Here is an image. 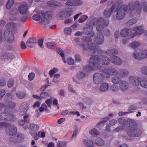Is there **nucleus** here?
I'll return each instance as SVG.
<instances>
[{
    "label": "nucleus",
    "mask_w": 147,
    "mask_h": 147,
    "mask_svg": "<svg viewBox=\"0 0 147 147\" xmlns=\"http://www.w3.org/2000/svg\"><path fill=\"white\" fill-rule=\"evenodd\" d=\"M126 127L127 134L129 136L131 137H138L142 134V130L138 128L136 121L134 119H129L127 120L124 125H121L115 128L114 130L119 132L124 129Z\"/></svg>",
    "instance_id": "nucleus-1"
},
{
    "label": "nucleus",
    "mask_w": 147,
    "mask_h": 147,
    "mask_svg": "<svg viewBox=\"0 0 147 147\" xmlns=\"http://www.w3.org/2000/svg\"><path fill=\"white\" fill-rule=\"evenodd\" d=\"M96 45L93 43L88 44L82 43L80 45L84 50H87L88 48L91 49V53H93L91 55L93 56L98 55L102 52L101 50L96 47Z\"/></svg>",
    "instance_id": "nucleus-2"
},
{
    "label": "nucleus",
    "mask_w": 147,
    "mask_h": 147,
    "mask_svg": "<svg viewBox=\"0 0 147 147\" xmlns=\"http://www.w3.org/2000/svg\"><path fill=\"white\" fill-rule=\"evenodd\" d=\"M92 22L94 25L97 24L96 29L97 30L100 32L102 30L104 27L107 26L109 21L101 17L98 18H94L92 20Z\"/></svg>",
    "instance_id": "nucleus-3"
},
{
    "label": "nucleus",
    "mask_w": 147,
    "mask_h": 147,
    "mask_svg": "<svg viewBox=\"0 0 147 147\" xmlns=\"http://www.w3.org/2000/svg\"><path fill=\"white\" fill-rule=\"evenodd\" d=\"M120 2V4L119 5V6L115 8L114 10L115 12H116L115 15L116 19L117 20H123L125 18L126 11L125 9L126 7L125 6L122 5L119 8H118L121 5V3Z\"/></svg>",
    "instance_id": "nucleus-4"
},
{
    "label": "nucleus",
    "mask_w": 147,
    "mask_h": 147,
    "mask_svg": "<svg viewBox=\"0 0 147 147\" xmlns=\"http://www.w3.org/2000/svg\"><path fill=\"white\" fill-rule=\"evenodd\" d=\"M99 63H100V58L98 55H92L90 58L89 64L93 70L101 69V66Z\"/></svg>",
    "instance_id": "nucleus-5"
},
{
    "label": "nucleus",
    "mask_w": 147,
    "mask_h": 147,
    "mask_svg": "<svg viewBox=\"0 0 147 147\" xmlns=\"http://www.w3.org/2000/svg\"><path fill=\"white\" fill-rule=\"evenodd\" d=\"M133 57L135 59L140 60L147 58V50L141 51L139 49L135 50L133 54Z\"/></svg>",
    "instance_id": "nucleus-6"
},
{
    "label": "nucleus",
    "mask_w": 147,
    "mask_h": 147,
    "mask_svg": "<svg viewBox=\"0 0 147 147\" xmlns=\"http://www.w3.org/2000/svg\"><path fill=\"white\" fill-rule=\"evenodd\" d=\"M120 2L119 1H116L115 3L113 4L110 9L106 8L104 11V15L107 18L109 17L112 14L115 8L119 6Z\"/></svg>",
    "instance_id": "nucleus-7"
},
{
    "label": "nucleus",
    "mask_w": 147,
    "mask_h": 147,
    "mask_svg": "<svg viewBox=\"0 0 147 147\" xmlns=\"http://www.w3.org/2000/svg\"><path fill=\"white\" fill-rule=\"evenodd\" d=\"M4 37L6 41L9 42H13L14 40V36L11 30L6 29L5 31Z\"/></svg>",
    "instance_id": "nucleus-8"
},
{
    "label": "nucleus",
    "mask_w": 147,
    "mask_h": 147,
    "mask_svg": "<svg viewBox=\"0 0 147 147\" xmlns=\"http://www.w3.org/2000/svg\"><path fill=\"white\" fill-rule=\"evenodd\" d=\"M105 77V75H103L101 73H96L93 76L94 82L96 84H100L103 81Z\"/></svg>",
    "instance_id": "nucleus-9"
},
{
    "label": "nucleus",
    "mask_w": 147,
    "mask_h": 147,
    "mask_svg": "<svg viewBox=\"0 0 147 147\" xmlns=\"http://www.w3.org/2000/svg\"><path fill=\"white\" fill-rule=\"evenodd\" d=\"M106 78H108L111 75H116L118 74L117 70L114 68H111L105 69L103 70Z\"/></svg>",
    "instance_id": "nucleus-10"
},
{
    "label": "nucleus",
    "mask_w": 147,
    "mask_h": 147,
    "mask_svg": "<svg viewBox=\"0 0 147 147\" xmlns=\"http://www.w3.org/2000/svg\"><path fill=\"white\" fill-rule=\"evenodd\" d=\"M17 128L13 125L10 123L6 128V131L7 135L12 136L16 134Z\"/></svg>",
    "instance_id": "nucleus-11"
},
{
    "label": "nucleus",
    "mask_w": 147,
    "mask_h": 147,
    "mask_svg": "<svg viewBox=\"0 0 147 147\" xmlns=\"http://www.w3.org/2000/svg\"><path fill=\"white\" fill-rule=\"evenodd\" d=\"M71 16L70 13L67 11H63L59 12L57 15V18L59 20L67 18Z\"/></svg>",
    "instance_id": "nucleus-12"
},
{
    "label": "nucleus",
    "mask_w": 147,
    "mask_h": 147,
    "mask_svg": "<svg viewBox=\"0 0 147 147\" xmlns=\"http://www.w3.org/2000/svg\"><path fill=\"white\" fill-rule=\"evenodd\" d=\"M104 40V36L102 33L101 32H99L95 36L94 41L97 44L101 45L103 43Z\"/></svg>",
    "instance_id": "nucleus-13"
},
{
    "label": "nucleus",
    "mask_w": 147,
    "mask_h": 147,
    "mask_svg": "<svg viewBox=\"0 0 147 147\" xmlns=\"http://www.w3.org/2000/svg\"><path fill=\"white\" fill-rule=\"evenodd\" d=\"M129 79L130 83L135 86H138L140 84L141 79L139 78L130 76Z\"/></svg>",
    "instance_id": "nucleus-14"
},
{
    "label": "nucleus",
    "mask_w": 147,
    "mask_h": 147,
    "mask_svg": "<svg viewBox=\"0 0 147 147\" xmlns=\"http://www.w3.org/2000/svg\"><path fill=\"white\" fill-rule=\"evenodd\" d=\"M18 9L20 13L22 15L26 14L28 11V7L26 4L19 5Z\"/></svg>",
    "instance_id": "nucleus-15"
},
{
    "label": "nucleus",
    "mask_w": 147,
    "mask_h": 147,
    "mask_svg": "<svg viewBox=\"0 0 147 147\" xmlns=\"http://www.w3.org/2000/svg\"><path fill=\"white\" fill-rule=\"evenodd\" d=\"M82 3V1L80 0H69L65 4L68 5L75 6L80 5Z\"/></svg>",
    "instance_id": "nucleus-16"
},
{
    "label": "nucleus",
    "mask_w": 147,
    "mask_h": 147,
    "mask_svg": "<svg viewBox=\"0 0 147 147\" xmlns=\"http://www.w3.org/2000/svg\"><path fill=\"white\" fill-rule=\"evenodd\" d=\"M47 4L48 6L53 7H59L62 5V4L61 3L54 0L49 1Z\"/></svg>",
    "instance_id": "nucleus-17"
},
{
    "label": "nucleus",
    "mask_w": 147,
    "mask_h": 147,
    "mask_svg": "<svg viewBox=\"0 0 147 147\" xmlns=\"http://www.w3.org/2000/svg\"><path fill=\"white\" fill-rule=\"evenodd\" d=\"M120 88L122 91L125 92L129 88V83L126 81H122L120 83Z\"/></svg>",
    "instance_id": "nucleus-18"
},
{
    "label": "nucleus",
    "mask_w": 147,
    "mask_h": 147,
    "mask_svg": "<svg viewBox=\"0 0 147 147\" xmlns=\"http://www.w3.org/2000/svg\"><path fill=\"white\" fill-rule=\"evenodd\" d=\"M111 59V61L115 65H120L122 63L121 59L119 57L117 56H113Z\"/></svg>",
    "instance_id": "nucleus-19"
},
{
    "label": "nucleus",
    "mask_w": 147,
    "mask_h": 147,
    "mask_svg": "<svg viewBox=\"0 0 147 147\" xmlns=\"http://www.w3.org/2000/svg\"><path fill=\"white\" fill-rule=\"evenodd\" d=\"M44 13L42 11L39 13L38 14H35L32 16L34 20L37 21L40 20L41 22H44L45 18L43 16Z\"/></svg>",
    "instance_id": "nucleus-20"
},
{
    "label": "nucleus",
    "mask_w": 147,
    "mask_h": 147,
    "mask_svg": "<svg viewBox=\"0 0 147 147\" xmlns=\"http://www.w3.org/2000/svg\"><path fill=\"white\" fill-rule=\"evenodd\" d=\"M36 43V39L34 37L30 38L28 39L26 42V45L28 47L32 48L34 47V45Z\"/></svg>",
    "instance_id": "nucleus-21"
},
{
    "label": "nucleus",
    "mask_w": 147,
    "mask_h": 147,
    "mask_svg": "<svg viewBox=\"0 0 147 147\" xmlns=\"http://www.w3.org/2000/svg\"><path fill=\"white\" fill-rule=\"evenodd\" d=\"M131 29L125 28L121 31L120 35L122 37H125L129 36L131 34Z\"/></svg>",
    "instance_id": "nucleus-22"
},
{
    "label": "nucleus",
    "mask_w": 147,
    "mask_h": 147,
    "mask_svg": "<svg viewBox=\"0 0 147 147\" xmlns=\"http://www.w3.org/2000/svg\"><path fill=\"white\" fill-rule=\"evenodd\" d=\"M106 53L107 55L111 57V59L113 57L115 56L118 53V51L116 49H112L107 50Z\"/></svg>",
    "instance_id": "nucleus-23"
},
{
    "label": "nucleus",
    "mask_w": 147,
    "mask_h": 147,
    "mask_svg": "<svg viewBox=\"0 0 147 147\" xmlns=\"http://www.w3.org/2000/svg\"><path fill=\"white\" fill-rule=\"evenodd\" d=\"M93 29L92 26L90 24H88L86 27L84 28L83 30V33L85 34H88L92 32Z\"/></svg>",
    "instance_id": "nucleus-24"
},
{
    "label": "nucleus",
    "mask_w": 147,
    "mask_h": 147,
    "mask_svg": "<svg viewBox=\"0 0 147 147\" xmlns=\"http://www.w3.org/2000/svg\"><path fill=\"white\" fill-rule=\"evenodd\" d=\"M38 128L39 126L37 125L34 124H31L30 126L31 134L32 135H33L36 134Z\"/></svg>",
    "instance_id": "nucleus-25"
},
{
    "label": "nucleus",
    "mask_w": 147,
    "mask_h": 147,
    "mask_svg": "<svg viewBox=\"0 0 147 147\" xmlns=\"http://www.w3.org/2000/svg\"><path fill=\"white\" fill-rule=\"evenodd\" d=\"M119 73L120 77L123 78L127 77L128 76L129 72L127 70L120 69L119 70Z\"/></svg>",
    "instance_id": "nucleus-26"
},
{
    "label": "nucleus",
    "mask_w": 147,
    "mask_h": 147,
    "mask_svg": "<svg viewBox=\"0 0 147 147\" xmlns=\"http://www.w3.org/2000/svg\"><path fill=\"white\" fill-rule=\"evenodd\" d=\"M111 61L108 57L106 56H103L101 59H100V63L103 65H108Z\"/></svg>",
    "instance_id": "nucleus-27"
},
{
    "label": "nucleus",
    "mask_w": 147,
    "mask_h": 147,
    "mask_svg": "<svg viewBox=\"0 0 147 147\" xmlns=\"http://www.w3.org/2000/svg\"><path fill=\"white\" fill-rule=\"evenodd\" d=\"M134 3L132 2H131L129 3L127 5L125 4H124L123 5L126 6V7L125 8L126 11L128 10L130 12H132L134 9Z\"/></svg>",
    "instance_id": "nucleus-28"
},
{
    "label": "nucleus",
    "mask_w": 147,
    "mask_h": 147,
    "mask_svg": "<svg viewBox=\"0 0 147 147\" xmlns=\"http://www.w3.org/2000/svg\"><path fill=\"white\" fill-rule=\"evenodd\" d=\"M135 10L138 12L140 13L141 11V6L140 2L138 1H136L134 3Z\"/></svg>",
    "instance_id": "nucleus-29"
},
{
    "label": "nucleus",
    "mask_w": 147,
    "mask_h": 147,
    "mask_svg": "<svg viewBox=\"0 0 147 147\" xmlns=\"http://www.w3.org/2000/svg\"><path fill=\"white\" fill-rule=\"evenodd\" d=\"M109 87V85L107 83H104L101 85L99 89L102 92H105L108 90Z\"/></svg>",
    "instance_id": "nucleus-30"
},
{
    "label": "nucleus",
    "mask_w": 147,
    "mask_h": 147,
    "mask_svg": "<svg viewBox=\"0 0 147 147\" xmlns=\"http://www.w3.org/2000/svg\"><path fill=\"white\" fill-rule=\"evenodd\" d=\"M112 82L115 84H118L120 83L122 81L121 78L118 76H115L112 78Z\"/></svg>",
    "instance_id": "nucleus-31"
},
{
    "label": "nucleus",
    "mask_w": 147,
    "mask_h": 147,
    "mask_svg": "<svg viewBox=\"0 0 147 147\" xmlns=\"http://www.w3.org/2000/svg\"><path fill=\"white\" fill-rule=\"evenodd\" d=\"M134 30L135 32V34L137 35H141L144 31V30L142 29L141 27L139 26L135 27Z\"/></svg>",
    "instance_id": "nucleus-32"
},
{
    "label": "nucleus",
    "mask_w": 147,
    "mask_h": 147,
    "mask_svg": "<svg viewBox=\"0 0 147 147\" xmlns=\"http://www.w3.org/2000/svg\"><path fill=\"white\" fill-rule=\"evenodd\" d=\"M15 119V117L13 115L7 111H6V117L5 120L14 121Z\"/></svg>",
    "instance_id": "nucleus-33"
},
{
    "label": "nucleus",
    "mask_w": 147,
    "mask_h": 147,
    "mask_svg": "<svg viewBox=\"0 0 147 147\" xmlns=\"http://www.w3.org/2000/svg\"><path fill=\"white\" fill-rule=\"evenodd\" d=\"M28 108L27 107L23 105L20 107V113L21 115H23L25 114L27 111Z\"/></svg>",
    "instance_id": "nucleus-34"
},
{
    "label": "nucleus",
    "mask_w": 147,
    "mask_h": 147,
    "mask_svg": "<svg viewBox=\"0 0 147 147\" xmlns=\"http://www.w3.org/2000/svg\"><path fill=\"white\" fill-rule=\"evenodd\" d=\"M95 143L98 146H101L104 144V142L103 140L100 138L96 137L95 139Z\"/></svg>",
    "instance_id": "nucleus-35"
},
{
    "label": "nucleus",
    "mask_w": 147,
    "mask_h": 147,
    "mask_svg": "<svg viewBox=\"0 0 147 147\" xmlns=\"http://www.w3.org/2000/svg\"><path fill=\"white\" fill-rule=\"evenodd\" d=\"M43 16L44 18L47 19L48 20L50 19L52 17L53 13L51 11H47L45 14L44 12Z\"/></svg>",
    "instance_id": "nucleus-36"
},
{
    "label": "nucleus",
    "mask_w": 147,
    "mask_h": 147,
    "mask_svg": "<svg viewBox=\"0 0 147 147\" xmlns=\"http://www.w3.org/2000/svg\"><path fill=\"white\" fill-rule=\"evenodd\" d=\"M111 91L113 92H118L119 91V87L115 85H113L110 88Z\"/></svg>",
    "instance_id": "nucleus-37"
},
{
    "label": "nucleus",
    "mask_w": 147,
    "mask_h": 147,
    "mask_svg": "<svg viewBox=\"0 0 147 147\" xmlns=\"http://www.w3.org/2000/svg\"><path fill=\"white\" fill-rule=\"evenodd\" d=\"M86 75L85 73L83 72H80L78 74L77 77L78 79L81 80L84 78Z\"/></svg>",
    "instance_id": "nucleus-38"
},
{
    "label": "nucleus",
    "mask_w": 147,
    "mask_h": 147,
    "mask_svg": "<svg viewBox=\"0 0 147 147\" xmlns=\"http://www.w3.org/2000/svg\"><path fill=\"white\" fill-rule=\"evenodd\" d=\"M17 97L20 98L22 99L25 98L26 96V93L20 91L16 93Z\"/></svg>",
    "instance_id": "nucleus-39"
},
{
    "label": "nucleus",
    "mask_w": 147,
    "mask_h": 147,
    "mask_svg": "<svg viewBox=\"0 0 147 147\" xmlns=\"http://www.w3.org/2000/svg\"><path fill=\"white\" fill-rule=\"evenodd\" d=\"M140 45V43L139 42L135 41L132 42L130 44L131 47L135 49L138 47Z\"/></svg>",
    "instance_id": "nucleus-40"
},
{
    "label": "nucleus",
    "mask_w": 147,
    "mask_h": 147,
    "mask_svg": "<svg viewBox=\"0 0 147 147\" xmlns=\"http://www.w3.org/2000/svg\"><path fill=\"white\" fill-rule=\"evenodd\" d=\"M140 85L142 87L147 89V80H141Z\"/></svg>",
    "instance_id": "nucleus-41"
},
{
    "label": "nucleus",
    "mask_w": 147,
    "mask_h": 147,
    "mask_svg": "<svg viewBox=\"0 0 147 147\" xmlns=\"http://www.w3.org/2000/svg\"><path fill=\"white\" fill-rule=\"evenodd\" d=\"M84 143L85 145L89 147H92L94 145L93 143L90 140H84Z\"/></svg>",
    "instance_id": "nucleus-42"
},
{
    "label": "nucleus",
    "mask_w": 147,
    "mask_h": 147,
    "mask_svg": "<svg viewBox=\"0 0 147 147\" xmlns=\"http://www.w3.org/2000/svg\"><path fill=\"white\" fill-rule=\"evenodd\" d=\"M10 14L14 16L18 13V9L16 8H12L9 12Z\"/></svg>",
    "instance_id": "nucleus-43"
},
{
    "label": "nucleus",
    "mask_w": 147,
    "mask_h": 147,
    "mask_svg": "<svg viewBox=\"0 0 147 147\" xmlns=\"http://www.w3.org/2000/svg\"><path fill=\"white\" fill-rule=\"evenodd\" d=\"M14 2V0H8L6 3V7L7 9H9L11 7Z\"/></svg>",
    "instance_id": "nucleus-44"
},
{
    "label": "nucleus",
    "mask_w": 147,
    "mask_h": 147,
    "mask_svg": "<svg viewBox=\"0 0 147 147\" xmlns=\"http://www.w3.org/2000/svg\"><path fill=\"white\" fill-rule=\"evenodd\" d=\"M4 106H8L9 107H14L15 106V103L12 102H8L5 104Z\"/></svg>",
    "instance_id": "nucleus-45"
},
{
    "label": "nucleus",
    "mask_w": 147,
    "mask_h": 147,
    "mask_svg": "<svg viewBox=\"0 0 147 147\" xmlns=\"http://www.w3.org/2000/svg\"><path fill=\"white\" fill-rule=\"evenodd\" d=\"M15 135H16L17 138V139L18 140L19 142H20L22 141L24 138V135L22 134H16Z\"/></svg>",
    "instance_id": "nucleus-46"
},
{
    "label": "nucleus",
    "mask_w": 147,
    "mask_h": 147,
    "mask_svg": "<svg viewBox=\"0 0 147 147\" xmlns=\"http://www.w3.org/2000/svg\"><path fill=\"white\" fill-rule=\"evenodd\" d=\"M15 134L12 136L9 139V140L10 142H19Z\"/></svg>",
    "instance_id": "nucleus-47"
},
{
    "label": "nucleus",
    "mask_w": 147,
    "mask_h": 147,
    "mask_svg": "<svg viewBox=\"0 0 147 147\" xmlns=\"http://www.w3.org/2000/svg\"><path fill=\"white\" fill-rule=\"evenodd\" d=\"M90 133L92 135H98L99 134V132L96 129H91L89 131Z\"/></svg>",
    "instance_id": "nucleus-48"
},
{
    "label": "nucleus",
    "mask_w": 147,
    "mask_h": 147,
    "mask_svg": "<svg viewBox=\"0 0 147 147\" xmlns=\"http://www.w3.org/2000/svg\"><path fill=\"white\" fill-rule=\"evenodd\" d=\"M49 94L47 92H42L40 94V99L44 98L46 97H48Z\"/></svg>",
    "instance_id": "nucleus-49"
},
{
    "label": "nucleus",
    "mask_w": 147,
    "mask_h": 147,
    "mask_svg": "<svg viewBox=\"0 0 147 147\" xmlns=\"http://www.w3.org/2000/svg\"><path fill=\"white\" fill-rule=\"evenodd\" d=\"M14 80L13 78L9 79L7 82V86L9 88L11 87L14 84Z\"/></svg>",
    "instance_id": "nucleus-50"
},
{
    "label": "nucleus",
    "mask_w": 147,
    "mask_h": 147,
    "mask_svg": "<svg viewBox=\"0 0 147 147\" xmlns=\"http://www.w3.org/2000/svg\"><path fill=\"white\" fill-rule=\"evenodd\" d=\"M16 26V24L13 22H10L7 24L5 26L6 28H13Z\"/></svg>",
    "instance_id": "nucleus-51"
},
{
    "label": "nucleus",
    "mask_w": 147,
    "mask_h": 147,
    "mask_svg": "<svg viewBox=\"0 0 147 147\" xmlns=\"http://www.w3.org/2000/svg\"><path fill=\"white\" fill-rule=\"evenodd\" d=\"M67 143L66 142L59 141L57 144V147H64L66 145Z\"/></svg>",
    "instance_id": "nucleus-52"
},
{
    "label": "nucleus",
    "mask_w": 147,
    "mask_h": 147,
    "mask_svg": "<svg viewBox=\"0 0 147 147\" xmlns=\"http://www.w3.org/2000/svg\"><path fill=\"white\" fill-rule=\"evenodd\" d=\"M137 21L136 18L132 19L128 22L127 24L128 25H132L135 24L137 22Z\"/></svg>",
    "instance_id": "nucleus-53"
},
{
    "label": "nucleus",
    "mask_w": 147,
    "mask_h": 147,
    "mask_svg": "<svg viewBox=\"0 0 147 147\" xmlns=\"http://www.w3.org/2000/svg\"><path fill=\"white\" fill-rule=\"evenodd\" d=\"M9 124L5 122H0V128L6 127L7 128Z\"/></svg>",
    "instance_id": "nucleus-54"
},
{
    "label": "nucleus",
    "mask_w": 147,
    "mask_h": 147,
    "mask_svg": "<svg viewBox=\"0 0 147 147\" xmlns=\"http://www.w3.org/2000/svg\"><path fill=\"white\" fill-rule=\"evenodd\" d=\"M72 30L70 27H67L64 30V32L65 34H70Z\"/></svg>",
    "instance_id": "nucleus-55"
},
{
    "label": "nucleus",
    "mask_w": 147,
    "mask_h": 147,
    "mask_svg": "<svg viewBox=\"0 0 147 147\" xmlns=\"http://www.w3.org/2000/svg\"><path fill=\"white\" fill-rule=\"evenodd\" d=\"M92 70L93 69L90 65H87L84 67V70L86 72Z\"/></svg>",
    "instance_id": "nucleus-56"
},
{
    "label": "nucleus",
    "mask_w": 147,
    "mask_h": 147,
    "mask_svg": "<svg viewBox=\"0 0 147 147\" xmlns=\"http://www.w3.org/2000/svg\"><path fill=\"white\" fill-rule=\"evenodd\" d=\"M109 119V118L108 117H106L105 118H104L103 119V120L98 123L97 124V126H98L100 125L101 124H103L105 123L107 121H108Z\"/></svg>",
    "instance_id": "nucleus-57"
},
{
    "label": "nucleus",
    "mask_w": 147,
    "mask_h": 147,
    "mask_svg": "<svg viewBox=\"0 0 147 147\" xmlns=\"http://www.w3.org/2000/svg\"><path fill=\"white\" fill-rule=\"evenodd\" d=\"M13 95L12 94L10 93H7L5 96V98L7 100L13 98Z\"/></svg>",
    "instance_id": "nucleus-58"
},
{
    "label": "nucleus",
    "mask_w": 147,
    "mask_h": 147,
    "mask_svg": "<svg viewBox=\"0 0 147 147\" xmlns=\"http://www.w3.org/2000/svg\"><path fill=\"white\" fill-rule=\"evenodd\" d=\"M6 111L0 113V119L5 120L6 117Z\"/></svg>",
    "instance_id": "nucleus-59"
},
{
    "label": "nucleus",
    "mask_w": 147,
    "mask_h": 147,
    "mask_svg": "<svg viewBox=\"0 0 147 147\" xmlns=\"http://www.w3.org/2000/svg\"><path fill=\"white\" fill-rule=\"evenodd\" d=\"M6 81L4 78H0V86H4L6 84Z\"/></svg>",
    "instance_id": "nucleus-60"
},
{
    "label": "nucleus",
    "mask_w": 147,
    "mask_h": 147,
    "mask_svg": "<svg viewBox=\"0 0 147 147\" xmlns=\"http://www.w3.org/2000/svg\"><path fill=\"white\" fill-rule=\"evenodd\" d=\"M78 128H75L74 131L72 136L71 137V139L73 140L74 138H75L77 136L78 132Z\"/></svg>",
    "instance_id": "nucleus-61"
},
{
    "label": "nucleus",
    "mask_w": 147,
    "mask_h": 147,
    "mask_svg": "<svg viewBox=\"0 0 147 147\" xmlns=\"http://www.w3.org/2000/svg\"><path fill=\"white\" fill-rule=\"evenodd\" d=\"M87 16L84 15L81 16L79 20V22L80 23H82L85 21L87 18Z\"/></svg>",
    "instance_id": "nucleus-62"
},
{
    "label": "nucleus",
    "mask_w": 147,
    "mask_h": 147,
    "mask_svg": "<svg viewBox=\"0 0 147 147\" xmlns=\"http://www.w3.org/2000/svg\"><path fill=\"white\" fill-rule=\"evenodd\" d=\"M67 63L69 65H73L74 63V60L71 58H69L67 59Z\"/></svg>",
    "instance_id": "nucleus-63"
},
{
    "label": "nucleus",
    "mask_w": 147,
    "mask_h": 147,
    "mask_svg": "<svg viewBox=\"0 0 147 147\" xmlns=\"http://www.w3.org/2000/svg\"><path fill=\"white\" fill-rule=\"evenodd\" d=\"M141 71L143 74L147 76V66H145L142 67L141 69Z\"/></svg>",
    "instance_id": "nucleus-64"
}]
</instances>
